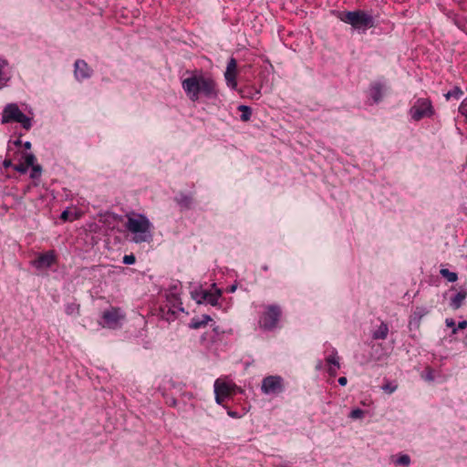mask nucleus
Masks as SVG:
<instances>
[{
	"label": "nucleus",
	"mask_w": 467,
	"mask_h": 467,
	"mask_svg": "<svg viewBox=\"0 0 467 467\" xmlns=\"http://www.w3.org/2000/svg\"><path fill=\"white\" fill-rule=\"evenodd\" d=\"M124 225L131 234V241L135 244L150 243L152 240L153 224L144 214L137 213H127Z\"/></svg>",
	"instance_id": "f257e3e1"
},
{
	"label": "nucleus",
	"mask_w": 467,
	"mask_h": 467,
	"mask_svg": "<svg viewBox=\"0 0 467 467\" xmlns=\"http://www.w3.org/2000/svg\"><path fill=\"white\" fill-rule=\"evenodd\" d=\"M182 88L189 99L196 101L200 95L214 98L217 95L216 86L211 78L202 75H192L182 80Z\"/></svg>",
	"instance_id": "f03ea898"
},
{
	"label": "nucleus",
	"mask_w": 467,
	"mask_h": 467,
	"mask_svg": "<svg viewBox=\"0 0 467 467\" xmlns=\"http://www.w3.org/2000/svg\"><path fill=\"white\" fill-rule=\"evenodd\" d=\"M376 26L374 17L364 11H352V34L365 35Z\"/></svg>",
	"instance_id": "7ed1b4c3"
},
{
	"label": "nucleus",
	"mask_w": 467,
	"mask_h": 467,
	"mask_svg": "<svg viewBox=\"0 0 467 467\" xmlns=\"http://www.w3.org/2000/svg\"><path fill=\"white\" fill-rule=\"evenodd\" d=\"M18 122L26 130L31 128V119L26 117L15 103L6 105L2 113V123Z\"/></svg>",
	"instance_id": "20e7f679"
},
{
	"label": "nucleus",
	"mask_w": 467,
	"mask_h": 467,
	"mask_svg": "<svg viewBox=\"0 0 467 467\" xmlns=\"http://www.w3.org/2000/svg\"><path fill=\"white\" fill-rule=\"evenodd\" d=\"M409 114L415 121H419L424 118H431L434 114L431 101L429 99H418L410 109Z\"/></svg>",
	"instance_id": "39448f33"
},
{
	"label": "nucleus",
	"mask_w": 467,
	"mask_h": 467,
	"mask_svg": "<svg viewBox=\"0 0 467 467\" xmlns=\"http://www.w3.org/2000/svg\"><path fill=\"white\" fill-rule=\"evenodd\" d=\"M124 320V315L119 309L110 308L103 312L102 321L100 322L103 327L117 328Z\"/></svg>",
	"instance_id": "423d86ee"
},
{
	"label": "nucleus",
	"mask_w": 467,
	"mask_h": 467,
	"mask_svg": "<svg viewBox=\"0 0 467 467\" xmlns=\"http://www.w3.org/2000/svg\"><path fill=\"white\" fill-rule=\"evenodd\" d=\"M262 391L268 394H276L283 389V379L279 376H268L262 381Z\"/></svg>",
	"instance_id": "0eeeda50"
},
{
	"label": "nucleus",
	"mask_w": 467,
	"mask_h": 467,
	"mask_svg": "<svg viewBox=\"0 0 467 467\" xmlns=\"http://www.w3.org/2000/svg\"><path fill=\"white\" fill-rule=\"evenodd\" d=\"M234 388L235 386L231 383H228L223 379H217L214 382L216 402L221 404L225 398L229 397L233 393Z\"/></svg>",
	"instance_id": "6e6552de"
},
{
	"label": "nucleus",
	"mask_w": 467,
	"mask_h": 467,
	"mask_svg": "<svg viewBox=\"0 0 467 467\" xmlns=\"http://www.w3.org/2000/svg\"><path fill=\"white\" fill-rule=\"evenodd\" d=\"M220 296V292L216 291L215 293L208 292L206 290H196L192 292V297L198 304H202L203 302L209 303L212 306H215L217 304L218 298Z\"/></svg>",
	"instance_id": "1a4fd4ad"
},
{
	"label": "nucleus",
	"mask_w": 467,
	"mask_h": 467,
	"mask_svg": "<svg viewBox=\"0 0 467 467\" xmlns=\"http://www.w3.org/2000/svg\"><path fill=\"white\" fill-rule=\"evenodd\" d=\"M280 316V310L277 307L270 306L263 316L260 324L265 329H271L275 327Z\"/></svg>",
	"instance_id": "9d476101"
},
{
	"label": "nucleus",
	"mask_w": 467,
	"mask_h": 467,
	"mask_svg": "<svg viewBox=\"0 0 467 467\" xmlns=\"http://www.w3.org/2000/svg\"><path fill=\"white\" fill-rule=\"evenodd\" d=\"M430 313V309L426 306H416L413 310L410 320H409V328L411 329H419L420 326L421 319Z\"/></svg>",
	"instance_id": "9b49d317"
},
{
	"label": "nucleus",
	"mask_w": 467,
	"mask_h": 467,
	"mask_svg": "<svg viewBox=\"0 0 467 467\" xmlns=\"http://www.w3.org/2000/svg\"><path fill=\"white\" fill-rule=\"evenodd\" d=\"M236 68H237L236 61H235V59L232 58L227 64L226 71L224 73V78H225L227 85L233 88H235L237 86V83L235 80Z\"/></svg>",
	"instance_id": "f8f14e48"
},
{
	"label": "nucleus",
	"mask_w": 467,
	"mask_h": 467,
	"mask_svg": "<svg viewBox=\"0 0 467 467\" xmlns=\"http://www.w3.org/2000/svg\"><path fill=\"white\" fill-rule=\"evenodd\" d=\"M386 90H387V88L384 84H382L380 82H375V83L371 84V86L369 88V90H368L369 98L372 99V100L375 103H378L382 99Z\"/></svg>",
	"instance_id": "ddd939ff"
},
{
	"label": "nucleus",
	"mask_w": 467,
	"mask_h": 467,
	"mask_svg": "<svg viewBox=\"0 0 467 467\" xmlns=\"http://www.w3.org/2000/svg\"><path fill=\"white\" fill-rule=\"evenodd\" d=\"M91 70L88 64L83 60H78L75 63V76L78 80H83L89 78Z\"/></svg>",
	"instance_id": "4468645a"
},
{
	"label": "nucleus",
	"mask_w": 467,
	"mask_h": 467,
	"mask_svg": "<svg viewBox=\"0 0 467 467\" xmlns=\"http://www.w3.org/2000/svg\"><path fill=\"white\" fill-rule=\"evenodd\" d=\"M25 164L29 167H32V172L30 174V177L33 179L38 178L42 173V168L40 165L36 164V157L32 153H27L24 156Z\"/></svg>",
	"instance_id": "2eb2a0df"
},
{
	"label": "nucleus",
	"mask_w": 467,
	"mask_h": 467,
	"mask_svg": "<svg viewBox=\"0 0 467 467\" xmlns=\"http://www.w3.org/2000/svg\"><path fill=\"white\" fill-rule=\"evenodd\" d=\"M55 261V255L52 252L41 254L35 262L34 265L36 268L49 267Z\"/></svg>",
	"instance_id": "dca6fc26"
},
{
	"label": "nucleus",
	"mask_w": 467,
	"mask_h": 467,
	"mask_svg": "<svg viewBox=\"0 0 467 467\" xmlns=\"http://www.w3.org/2000/svg\"><path fill=\"white\" fill-rule=\"evenodd\" d=\"M466 297L467 289H461L453 297L451 298L450 306L454 310L459 309L463 305Z\"/></svg>",
	"instance_id": "f3484780"
},
{
	"label": "nucleus",
	"mask_w": 467,
	"mask_h": 467,
	"mask_svg": "<svg viewBox=\"0 0 467 467\" xmlns=\"http://www.w3.org/2000/svg\"><path fill=\"white\" fill-rule=\"evenodd\" d=\"M389 334V327L386 323L381 322L380 325L372 332L374 339H385Z\"/></svg>",
	"instance_id": "a211bd4d"
},
{
	"label": "nucleus",
	"mask_w": 467,
	"mask_h": 467,
	"mask_svg": "<svg viewBox=\"0 0 467 467\" xmlns=\"http://www.w3.org/2000/svg\"><path fill=\"white\" fill-rule=\"evenodd\" d=\"M327 362L328 365V371L330 374H335L337 369L339 368L338 359L336 356H329L327 358Z\"/></svg>",
	"instance_id": "6ab92c4d"
},
{
	"label": "nucleus",
	"mask_w": 467,
	"mask_h": 467,
	"mask_svg": "<svg viewBox=\"0 0 467 467\" xmlns=\"http://www.w3.org/2000/svg\"><path fill=\"white\" fill-rule=\"evenodd\" d=\"M212 318L207 316L203 315L201 319H193L191 324L192 328H200L202 326H205L209 321H211Z\"/></svg>",
	"instance_id": "aec40b11"
},
{
	"label": "nucleus",
	"mask_w": 467,
	"mask_h": 467,
	"mask_svg": "<svg viewBox=\"0 0 467 467\" xmlns=\"http://www.w3.org/2000/svg\"><path fill=\"white\" fill-rule=\"evenodd\" d=\"M440 274L441 275L442 277L446 278L451 283H453L458 279V275L456 273L451 272L446 268H441L440 270Z\"/></svg>",
	"instance_id": "412c9836"
},
{
	"label": "nucleus",
	"mask_w": 467,
	"mask_h": 467,
	"mask_svg": "<svg viewBox=\"0 0 467 467\" xmlns=\"http://www.w3.org/2000/svg\"><path fill=\"white\" fill-rule=\"evenodd\" d=\"M395 464L409 467L410 464V458L407 454H401L394 460Z\"/></svg>",
	"instance_id": "4be33fe9"
},
{
	"label": "nucleus",
	"mask_w": 467,
	"mask_h": 467,
	"mask_svg": "<svg viewBox=\"0 0 467 467\" xmlns=\"http://www.w3.org/2000/svg\"><path fill=\"white\" fill-rule=\"evenodd\" d=\"M238 109L240 111H242L241 119L243 121H248L250 119L251 114H252L251 109L248 106L240 105L238 107Z\"/></svg>",
	"instance_id": "5701e85b"
},
{
	"label": "nucleus",
	"mask_w": 467,
	"mask_h": 467,
	"mask_svg": "<svg viewBox=\"0 0 467 467\" xmlns=\"http://www.w3.org/2000/svg\"><path fill=\"white\" fill-rule=\"evenodd\" d=\"M80 216V213H71L69 212L68 210H65L62 213H61V219L64 220V221H73V220H76L78 218H79Z\"/></svg>",
	"instance_id": "b1692460"
},
{
	"label": "nucleus",
	"mask_w": 467,
	"mask_h": 467,
	"mask_svg": "<svg viewBox=\"0 0 467 467\" xmlns=\"http://www.w3.org/2000/svg\"><path fill=\"white\" fill-rule=\"evenodd\" d=\"M462 95H463L462 90L460 88L455 87L451 90H450L447 94H445V97L447 99H450L451 98L459 99Z\"/></svg>",
	"instance_id": "393cba45"
},
{
	"label": "nucleus",
	"mask_w": 467,
	"mask_h": 467,
	"mask_svg": "<svg viewBox=\"0 0 467 467\" xmlns=\"http://www.w3.org/2000/svg\"><path fill=\"white\" fill-rule=\"evenodd\" d=\"M398 389V385L396 383H393V382H386L383 386H382V389L388 393V394H391L393 393L396 389Z\"/></svg>",
	"instance_id": "a878e982"
},
{
	"label": "nucleus",
	"mask_w": 467,
	"mask_h": 467,
	"mask_svg": "<svg viewBox=\"0 0 467 467\" xmlns=\"http://www.w3.org/2000/svg\"><path fill=\"white\" fill-rule=\"evenodd\" d=\"M445 324L448 327H451L452 329V334L457 333V326L455 325V322L452 318H446Z\"/></svg>",
	"instance_id": "bb28decb"
},
{
	"label": "nucleus",
	"mask_w": 467,
	"mask_h": 467,
	"mask_svg": "<svg viewBox=\"0 0 467 467\" xmlns=\"http://www.w3.org/2000/svg\"><path fill=\"white\" fill-rule=\"evenodd\" d=\"M14 169L20 173H26L27 171L28 167L25 163H22L16 165Z\"/></svg>",
	"instance_id": "cd10ccee"
},
{
	"label": "nucleus",
	"mask_w": 467,
	"mask_h": 467,
	"mask_svg": "<svg viewBox=\"0 0 467 467\" xmlns=\"http://www.w3.org/2000/svg\"><path fill=\"white\" fill-rule=\"evenodd\" d=\"M135 262V257L132 254H128L123 257V263L126 265H132Z\"/></svg>",
	"instance_id": "c85d7f7f"
},
{
	"label": "nucleus",
	"mask_w": 467,
	"mask_h": 467,
	"mask_svg": "<svg viewBox=\"0 0 467 467\" xmlns=\"http://www.w3.org/2000/svg\"><path fill=\"white\" fill-rule=\"evenodd\" d=\"M363 414L364 411L362 410H352V419H360L363 417Z\"/></svg>",
	"instance_id": "c756f323"
},
{
	"label": "nucleus",
	"mask_w": 467,
	"mask_h": 467,
	"mask_svg": "<svg viewBox=\"0 0 467 467\" xmlns=\"http://www.w3.org/2000/svg\"><path fill=\"white\" fill-rule=\"evenodd\" d=\"M466 327H467V321L466 320L461 321L457 325V330L458 329H464Z\"/></svg>",
	"instance_id": "7c9ffc66"
},
{
	"label": "nucleus",
	"mask_w": 467,
	"mask_h": 467,
	"mask_svg": "<svg viewBox=\"0 0 467 467\" xmlns=\"http://www.w3.org/2000/svg\"><path fill=\"white\" fill-rule=\"evenodd\" d=\"M341 20H343L346 23H350V12L345 13L344 16L341 17Z\"/></svg>",
	"instance_id": "2f4dec72"
},
{
	"label": "nucleus",
	"mask_w": 467,
	"mask_h": 467,
	"mask_svg": "<svg viewBox=\"0 0 467 467\" xmlns=\"http://www.w3.org/2000/svg\"><path fill=\"white\" fill-rule=\"evenodd\" d=\"M338 382L340 385L345 386L348 383V379L346 377H341L338 379Z\"/></svg>",
	"instance_id": "473e14b6"
},
{
	"label": "nucleus",
	"mask_w": 467,
	"mask_h": 467,
	"mask_svg": "<svg viewBox=\"0 0 467 467\" xmlns=\"http://www.w3.org/2000/svg\"><path fill=\"white\" fill-rule=\"evenodd\" d=\"M12 165V161L10 160H5L4 166L10 167Z\"/></svg>",
	"instance_id": "72a5a7b5"
},
{
	"label": "nucleus",
	"mask_w": 467,
	"mask_h": 467,
	"mask_svg": "<svg viewBox=\"0 0 467 467\" xmlns=\"http://www.w3.org/2000/svg\"><path fill=\"white\" fill-rule=\"evenodd\" d=\"M25 148L29 150L31 148V143L29 141H26L25 144H24Z\"/></svg>",
	"instance_id": "f704fd0d"
},
{
	"label": "nucleus",
	"mask_w": 467,
	"mask_h": 467,
	"mask_svg": "<svg viewBox=\"0 0 467 467\" xmlns=\"http://www.w3.org/2000/svg\"><path fill=\"white\" fill-rule=\"evenodd\" d=\"M236 290V285H234L230 287V292H234Z\"/></svg>",
	"instance_id": "c9c22d12"
},
{
	"label": "nucleus",
	"mask_w": 467,
	"mask_h": 467,
	"mask_svg": "<svg viewBox=\"0 0 467 467\" xmlns=\"http://www.w3.org/2000/svg\"><path fill=\"white\" fill-rule=\"evenodd\" d=\"M20 143H21V141H20V140H16V141L15 142V144H16V145H19Z\"/></svg>",
	"instance_id": "e433bc0d"
},
{
	"label": "nucleus",
	"mask_w": 467,
	"mask_h": 467,
	"mask_svg": "<svg viewBox=\"0 0 467 467\" xmlns=\"http://www.w3.org/2000/svg\"><path fill=\"white\" fill-rule=\"evenodd\" d=\"M466 346H467V338H466V342H465Z\"/></svg>",
	"instance_id": "4c0bfd02"
}]
</instances>
